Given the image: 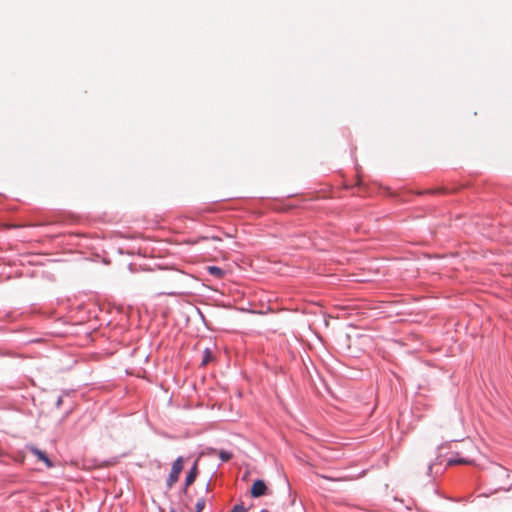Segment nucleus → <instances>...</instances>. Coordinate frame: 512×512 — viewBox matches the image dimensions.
<instances>
[{
  "mask_svg": "<svg viewBox=\"0 0 512 512\" xmlns=\"http://www.w3.org/2000/svg\"><path fill=\"white\" fill-rule=\"evenodd\" d=\"M184 278L185 274L183 272L176 269H168L153 274L151 281L155 290L162 286L166 287V289L157 292L159 295L175 296L182 293L179 288L180 282Z\"/></svg>",
  "mask_w": 512,
  "mask_h": 512,
  "instance_id": "nucleus-1",
  "label": "nucleus"
},
{
  "mask_svg": "<svg viewBox=\"0 0 512 512\" xmlns=\"http://www.w3.org/2000/svg\"><path fill=\"white\" fill-rule=\"evenodd\" d=\"M183 469V458L179 456L172 464L170 474L167 478L166 485L170 489L178 481L179 475Z\"/></svg>",
  "mask_w": 512,
  "mask_h": 512,
  "instance_id": "nucleus-2",
  "label": "nucleus"
},
{
  "mask_svg": "<svg viewBox=\"0 0 512 512\" xmlns=\"http://www.w3.org/2000/svg\"><path fill=\"white\" fill-rule=\"evenodd\" d=\"M26 449L28 451H30L34 456H36L38 458V460L42 461L46 465V467L51 468V467L54 466V464L49 459L47 454L44 451H42L39 448H37L36 446H34V445H26Z\"/></svg>",
  "mask_w": 512,
  "mask_h": 512,
  "instance_id": "nucleus-3",
  "label": "nucleus"
},
{
  "mask_svg": "<svg viewBox=\"0 0 512 512\" xmlns=\"http://www.w3.org/2000/svg\"><path fill=\"white\" fill-rule=\"evenodd\" d=\"M474 460L468 457H462L459 452H454L447 460V466L453 465H471Z\"/></svg>",
  "mask_w": 512,
  "mask_h": 512,
  "instance_id": "nucleus-4",
  "label": "nucleus"
},
{
  "mask_svg": "<svg viewBox=\"0 0 512 512\" xmlns=\"http://www.w3.org/2000/svg\"><path fill=\"white\" fill-rule=\"evenodd\" d=\"M267 486L261 479L256 480L251 487V495L254 498L261 497L266 494Z\"/></svg>",
  "mask_w": 512,
  "mask_h": 512,
  "instance_id": "nucleus-5",
  "label": "nucleus"
},
{
  "mask_svg": "<svg viewBox=\"0 0 512 512\" xmlns=\"http://www.w3.org/2000/svg\"><path fill=\"white\" fill-rule=\"evenodd\" d=\"M197 474H198L197 462L195 461L193 466L189 470L188 474L186 475L185 487L190 486L195 481Z\"/></svg>",
  "mask_w": 512,
  "mask_h": 512,
  "instance_id": "nucleus-6",
  "label": "nucleus"
},
{
  "mask_svg": "<svg viewBox=\"0 0 512 512\" xmlns=\"http://www.w3.org/2000/svg\"><path fill=\"white\" fill-rule=\"evenodd\" d=\"M208 272L218 279H221L225 275V272L218 266H209Z\"/></svg>",
  "mask_w": 512,
  "mask_h": 512,
  "instance_id": "nucleus-7",
  "label": "nucleus"
},
{
  "mask_svg": "<svg viewBox=\"0 0 512 512\" xmlns=\"http://www.w3.org/2000/svg\"><path fill=\"white\" fill-rule=\"evenodd\" d=\"M212 359V353L210 351V349L206 348L204 351H203V357H202V362L201 364L203 366L207 365Z\"/></svg>",
  "mask_w": 512,
  "mask_h": 512,
  "instance_id": "nucleus-8",
  "label": "nucleus"
},
{
  "mask_svg": "<svg viewBox=\"0 0 512 512\" xmlns=\"http://www.w3.org/2000/svg\"><path fill=\"white\" fill-rule=\"evenodd\" d=\"M219 458L221 459L222 462H227L229 461L233 454L230 452V451H227V450H220L219 452Z\"/></svg>",
  "mask_w": 512,
  "mask_h": 512,
  "instance_id": "nucleus-9",
  "label": "nucleus"
},
{
  "mask_svg": "<svg viewBox=\"0 0 512 512\" xmlns=\"http://www.w3.org/2000/svg\"><path fill=\"white\" fill-rule=\"evenodd\" d=\"M205 507V500L203 498L198 499L195 504V512H202Z\"/></svg>",
  "mask_w": 512,
  "mask_h": 512,
  "instance_id": "nucleus-10",
  "label": "nucleus"
},
{
  "mask_svg": "<svg viewBox=\"0 0 512 512\" xmlns=\"http://www.w3.org/2000/svg\"><path fill=\"white\" fill-rule=\"evenodd\" d=\"M230 512H246V508L243 504H236Z\"/></svg>",
  "mask_w": 512,
  "mask_h": 512,
  "instance_id": "nucleus-11",
  "label": "nucleus"
},
{
  "mask_svg": "<svg viewBox=\"0 0 512 512\" xmlns=\"http://www.w3.org/2000/svg\"><path fill=\"white\" fill-rule=\"evenodd\" d=\"M230 512H246V508L243 504H236Z\"/></svg>",
  "mask_w": 512,
  "mask_h": 512,
  "instance_id": "nucleus-12",
  "label": "nucleus"
},
{
  "mask_svg": "<svg viewBox=\"0 0 512 512\" xmlns=\"http://www.w3.org/2000/svg\"><path fill=\"white\" fill-rule=\"evenodd\" d=\"M497 475H499V476H506V477H508V472H507V470H506V469H504L503 467L499 466V467L497 468Z\"/></svg>",
  "mask_w": 512,
  "mask_h": 512,
  "instance_id": "nucleus-13",
  "label": "nucleus"
},
{
  "mask_svg": "<svg viewBox=\"0 0 512 512\" xmlns=\"http://www.w3.org/2000/svg\"><path fill=\"white\" fill-rule=\"evenodd\" d=\"M426 192L427 193H431V194H435V193H445L446 190L444 188H439V189H435V190H427Z\"/></svg>",
  "mask_w": 512,
  "mask_h": 512,
  "instance_id": "nucleus-14",
  "label": "nucleus"
},
{
  "mask_svg": "<svg viewBox=\"0 0 512 512\" xmlns=\"http://www.w3.org/2000/svg\"><path fill=\"white\" fill-rule=\"evenodd\" d=\"M510 488H511V486H509V487H507V488H505L504 486H499L498 488H495V490H494V491H495V492H497V491H499V490H507V491H508V490H510Z\"/></svg>",
  "mask_w": 512,
  "mask_h": 512,
  "instance_id": "nucleus-15",
  "label": "nucleus"
},
{
  "mask_svg": "<svg viewBox=\"0 0 512 512\" xmlns=\"http://www.w3.org/2000/svg\"><path fill=\"white\" fill-rule=\"evenodd\" d=\"M61 404H62V397H59V398H58V400H57V402H56V406H57V407H60V406H61Z\"/></svg>",
  "mask_w": 512,
  "mask_h": 512,
  "instance_id": "nucleus-16",
  "label": "nucleus"
},
{
  "mask_svg": "<svg viewBox=\"0 0 512 512\" xmlns=\"http://www.w3.org/2000/svg\"><path fill=\"white\" fill-rule=\"evenodd\" d=\"M432 467H433V465H432V464H430V465L428 466V473H429V474H430V473H431V471H432Z\"/></svg>",
  "mask_w": 512,
  "mask_h": 512,
  "instance_id": "nucleus-17",
  "label": "nucleus"
},
{
  "mask_svg": "<svg viewBox=\"0 0 512 512\" xmlns=\"http://www.w3.org/2000/svg\"><path fill=\"white\" fill-rule=\"evenodd\" d=\"M324 479H327V480H334L333 478L331 477H328V476H323Z\"/></svg>",
  "mask_w": 512,
  "mask_h": 512,
  "instance_id": "nucleus-18",
  "label": "nucleus"
},
{
  "mask_svg": "<svg viewBox=\"0 0 512 512\" xmlns=\"http://www.w3.org/2000/svg\"><path fill=\"white\" fill-rule=\"evenodd\" d=\"M1 356L9 355L8 353H0Z\"/></svg>",
  "mask_w": 512,
  "mask_h": 512,
  "instance_id": "nucleus-19",
  "label": "nucleus"
}]
</instances>
